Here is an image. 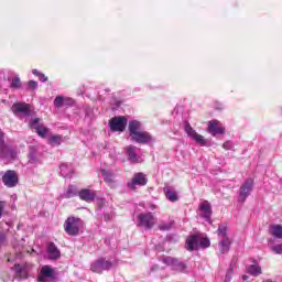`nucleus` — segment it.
Listing matches in <instances>:
<instances>
[{
	"label": "nucleus",
	"mask_w": 282,
	"mask_h": 282,
	"mask_svg": "<svg viewBox=\"0 0 282 282\" xmlns=\"http://www.w3.org/2000/svg\"><path fill=\"white\" fill-rule=\"evenodd\" d=\"M3 217V203L0 202V219Z\"/></svg>",
	"instance_id": "c03bdc74"
},
{
	"label": "nucleus",
	"mask_w": 282,
	"mask_h": 282,
	"mask_svg": "<svg viewBox=\"0 0 282 282\" xmlns=\"http://www.w3.org/2000/svg\"><path fill=\"white\" fill-rule=\"evenodd\" d=\"M106 91H111V89L107 88Z\"/></svg>",
	"instance_id": "a18cd8bd"
},
{
	"label": "nucleus",
	"mask_w": 282,
	"mask_h": 282,
	"mask_svg": "<svg viewBox=\"0 0 282 282\" xmlns=\"http://www.w3.org/2000/svg\"><path fill=\"white\" fill-rule=\"evenodd\" d=\"M101 175L107 184H113L116 174L111 170H101Z\"/></svg>",
	"instance_id": "cd10ccee"
},
{
	"label": "nucleus",
	"mask_w": 282,
	"mask_h": 282,
	"mask_svg": "<svg viewBox=\"0 0 282 282\" xmlns=\"http://www.w3.org/2000/svg\"><path fill=\"white\" fill-rule=\"evenodd\" d=\"M28 87L31 91H34V89H37L39 87V83L34 82V80H29L28 83Z\"/></svg>",
	"instance_id": "c9c22d12"
},
{
	"label": "nucleus",
	"mask_w": 282,
	"mask_h": 282,
	"mask_svg": "<svg viewBox=\"0 0 282 282\" xmlns=\"http://www.w3.org/2000/svg\"><path fill=\"white\" fill-rule=\"evenodd\" d=\"M207 131L214 137L224 135L226 133V130L219 126V121L217 120H212L208 122Z\"/></svg>",
	"instance_id": "f3484780"
},
{
	"label": "nucleus",
	"mask_w": 282,
	"mask_h": 282,
	"mask_svg": "<svg viewBox=\"0 0 282 282\" xmlns=\"http://www.w3.org/2000/svg\"><path fill=\"white\" fill-rule=\"evenodd\" d=\"M14 270L18 275H20V279H28V268L23 267L21 264H15Z\"/></svg>",
	"instance_id": "c756f323"
},
{
	"label": "nucleus",
	"mask_w": 282,
	"mask_h": 282,
	"mask_svg": "<svg viewBox=\"0 0 282 282\" xmlns=\"http://www.w3.org/2000/svg\"><path fill=\"white\" fill-rule=\"evenodd\" d=\"M163 193L165 194V197L169 199V202H177V199H180V196H177V192L173 186H165L163 188Z\"/></svg>",
	"instance_id": "4be33fe9"
},
{
	"label": "nucleus",
	"mask_w": 282,
	"mask_h": 282,
	"mask_svg": "<svg viewBox=\"0 0 282 282\" xmlns=\"http://www.w3.org/2000/svg\"><path fill=\"white\" fill-rule=\"evenodd\" d=\"M37 78H40V80L42 82V83H47V76H45V74H40V77H37Z\"/></svg>",
	"instance_id": "79ce46f5"
},
{
	"label": "nucleus",
	"mask_w": 282,
	"mask_h": 282,
	"mask_svg": "<svg viewBox=\"0 0 282 282\" xmlns=\"http://www.w3.org/2000/svg\"><path fill=\"white\" fill-rule=\"evenodd\" d=\"M2 182L7 188H14L19 184V174L17 171L8 170L7 172H1Z\"/></svg>",
	"instance_id": "423d86ee"
},
{
	"label": "nucleus",
	"mask_w": 282,
	"mask_h": 282,
	"mask_svg": "<svg viewBox=\"0 0 282 282\" xmlns=\"http://www.w3.org/2000/svg\"><path fill=\"white\" fill-rule=\"evenodd\" d=\"M47 254H48V259L51 260L61 259V250H58V247H56L54 242L48 243Z\"/></svg>",
	"instance_id": "5701e85b"
},
{
	"label": "nucleus",
	"mask_w": 282,
	"mask_h": 282,
	"mask_svg": "<svg viewBox=\"0 0 282 282\" xmlns=\"http://www.w3.org/2000/svg\"><path fill=\"white\" fill-rule=\"evenodd\" d=\"M142 129V123L138 120L129 121L128 131L130 133V138L138 133Z\"/></svg>",
	"instance_id": "393cba45"
},
{
	"label": "nucleus",
	"mask_w": 282,
	"mask_h": 282,
	"mask_svg": "<svg viewBox=\"0 0 282 282\" xmlns=\"http://www.w3.org/2000/svg\"><path fill=\"white\" fill-rule=\"evenodd\" d=\"M230 279H232V268H229V269L227 270V273H226V275H225V282H229Z\"/></svg>",
	"instance_id": "4c0bfd02"
},
{
	"label": "nucleus",
	"mask_w": 282,
	"mask_h": 282,
	"mask_svg": "<svg viewBox=\"0 0 282 282\" xmlns=\"http://www.w3.org/2000/svg\"><path fill=\"white\" fill-rule=\"evenodd\" d=\"M7 241V236L3 231H0V246H4Z\"/></svg>",
	"instance_id": "58836bf2"
},
{
	"label": "nucleus",
	"mask_w": 282,
	"mask_h": 282,
	"mask_svg": "<svg viewBox=\"0 0 282 282\" xmlns=\"http://www.w3.org/2000/svg\"><path fill=\"white\" fill-rule=\"evenodd\" d=\"M110 268H113V262L106 260L105 258H99L90 264L91 272H96L97 274H102V272Z\"/></svg>",
	"instance_id": "39448f33"
},
{
	"label": "nucleus",
	"mask_w": 282,
	"mask_h": 282,
	"mask_svg": "<svg viewBox=\"0 0 282 282\" xmlns=\"http://www.w3.org/2000/svg\"><path fill=\"white\" fill-rule=\"evenodd\" d=\"M80 192L76 185H68L66 191L61 195L62 199H72V197H76Z\"/></svg>",
	"instance_id": "412c9836"
},
{
	"label": "nucleus",
	"mask_w": 282,
	"mask_h": 282,
	"mask_svg": "<svg viewBox=\"0 0 282 282\" xmlns=\"http://www.w3.org/2000/svg\"><path fill=\"white\" fill-rule=\"evenodd\" d=\"M186 248L191 252L198 250V248H210V239L204 234H196L187 238Z\"/></svg>",
	"instance_id": "f257e3e1"
},
{
	"label": "nucleus",
	"mask_w": 282,
	"mask_h": 282,
	"mask_svg": "<svg viewBox=\"0 0 282 282\" xmlns=\"http://www.w3.org/2000/svg\"><path fill=\"white\" fill-rule=\"evenodd\" d=\"M78 197L83 202L91 203V202H94V199H96V192L93 189H89V188H84V189L79 191Z\"/></svg>",
	"instance_id": "6ab92c4d"
},
{
	"label": "nucleus",
	"mask_w": 282,
	"mask_h": 282,
	"mask_svg": "<svg viewBox=\"0 0 282 282\" xmlns=\"http://www.w3.org/2000/svg\"><path fill=\"white\" fill-rule=\"evenodd\" d=\"M223 149H225L226 151H230V149H232V142L231 141H226L223 144Z\"/></svg>",
	"instance_id": "ea45409f"
},
{
	"label": "nucleus",
	"mask_w": 282,
	"mask_h": 282,
	"mask_svg": "<svg viewBox=\"0 0 282 282\" xmlns=\"http://www.w3.org/2000/svg\"><path fill=\"white\" fill-rule=\"evenodd\" d=\"M185 132L189 138H193L196 141V144H199L200 147H206V139H204V135L197 133V131H195L193 127H191V123L185 124Z\"/></svg>",
	"instance_id": "ddd939ff"
},
{
	"label": "nucleus",
	"mask_w": 282,
	"mask_h": 282,
	"mask_svg": "<svg viewBox=\"0 0 282 282\" xmlns=\"http://www.w3.org/2000/svg\"><path fill=\"white\" fill-rule=\"evenodd\" d=\"M0 156L6 158L7 160H14L17 158V151L14 149L10 148L9 145H3L0 149Z\"/></svg>",
	"instance_id": "aec40b11"
},
{
	"label": "nucleus",
	"mask_w": 282,
	"mask_h": 282,
	"mask_svg": "<svg viewBox=\"0 0 282 282\" xmlns=\"http://www.w3.org/2000/svg\"><path fill=\"white\" fill-rule=\"evenodd\" d=\"M80 226H83V220L76 217H68L65 221V232L70 235V237H76L80 232Z\"/></svg>",
	"instance_id": "7ed1b4c3"
},
{
	"label": "nucleus",
	"mask_w": 282,
	"mask_h": 282,
	"mask_svg": "<svg viewBox=\"0 0 282 282\" xmlns=\"http://www.w3.org/2000/svg\"><path fill=\"white\" fill-rule=\"evenodd\" d=\"M59 173L62 175V177H72V175H74V167H72V165H67L65 163H63L59 166Z\"/></svg>",
	"instance_id": "bb28decb"
},
{
	"label": "nucleus",
	"mask_w": 282,
	"mask_h": 282,
	"mask_svg": "<svg viewBox=\"0 0 282 282\" xmlns=\"http://www.w3.org/2000/svg\"><path fill=\"white\" fill-rule=\"evenodd\" d=\"M253 189H254V180L247 178L240 186L238 202H241V204H243V202H246V199L250 197Z\"/></svg>",
	"instance_id": "20e7f679"
},
{
	"label": "nucleus",
	"mask_w": 282,
	"mask_h": 282,
	"mask_svg": "<svg viewBox=\"0 0 282 282\" xmlns=\"http://www.w3.org/2000/svg\"><path fill=\"white\" fill-rule=\"evenodd\" d=\"M72 102H73L72 98L57 96L54 99V107H56L57 109H61L62 107H67V106L72 105Z\"/></svg>",
	"instance_id": "b1692460"
},
{
	"label": "nucleus",
	"mask_w": 282,
	"mask_h": 282,
	"mask_svg": "<svg viewBox=\"0 0 282 282\" xmlns=\"http://www.w3.org/2000/svg\"><path fill=\"white\" fill-rule=\"evenodd\" d=\"M48 144L51 147H61L63 144V135L54 134L48 138Z\"/></svg>",
	"instance_id": "c85d7f7f"
},
{
	"label": "nucleus",
	"mask_w": 282,
	"mask_h": 282,
	"mask_svg": "<svg viewBox=\"0 0 282 282\" xmlns=\"http://www.w3.org/2000/svg\"><path fill=\"white\" fill-rule=\"evenodd\" d=\"M247 270L252 276H259L261 274V267L259 264H251Z\"/></svg>",
	"instance_id": "2f4dec72"
},
{
	"label": "nucleus",
	"mask_w": 282,
	"mask_h": 282,
	"mask_svg": "<svg viewBox=\"0 0 282 282\" xmlns=\"http://www.w3.org/2000/svg\"><path fill=\"white\" fill-rule=\"evenodd\" d=\"M109 124L111 131H124L127 129V118L115 117L110 120Z\"/></svg>",
	"instance_id": "4468645a"
},
{
	"label": "nucleus",
	"mask_w": 282,
	"mask_h": 282,
	"mask_svg": "<svg viewBox=\"0 0 282 282\" xmlns=\"http://www.w3.org/2000/svg\"><path fill=\"white\" fill-rule=\"evenodd\" d=\"M29 124H30L31 129L35 130V133H37V135H40V138L47 137L50 129H47V127H45V126H43V123H41V118L31 119Z\"/></svg>",
	"instance_id": "1a4fd4ad"
},
{
	"label": "nucleus",
	"mask_w": 282,
	"mask_h": 282,
	"mask_svg": "<svg viewBox=\"0 0 282 282\" xmlns=\"http://www.w3.org/2000/svg\"><path fill=\"white\" fill-rule=\"evenodd\" d=\"M230 238H220L219 240V252L226 254L230 251Z\"/></svg>",
	"instance_id": "a878e982"
},
{
	"label": "nucleus",
	"mask_w": 282,
	"mask_h": 282,
	"mask_svg": "<svg viewBox=\"0 0 282 282\" xmlns=\"http://www.w3.org/2000/svg\"><path fill=\"white\" fill-rule=\"evenodd\" d=\"M159 228L164 231L170 230L171 224H161V225H159Z\"/></svg>",
	"instance_id": "a19ab883"
},
{
	"label": "nucleus",
	"mask_w": 282,
	"mask_h": 282,
	"mask_svg": "<svg viewBox=\"0 0 282 282\" xmlns=\"http://www.w3.org/2000/svg\"><path fill=\"white\" fill-rule=\"evenodd\" d=\"M163 263H165V265H170V268L175 272H186V263L180 261L177 258L165 257L163 258Z\"/></svg>",
	"instance_id": "0eeeda50"
},
{
	"label": "nucleus",
	"mask_w": 282,
	"mask_h": 282,
	"mask_svg": "<svg viewBox=\"0 0 282 282\" xmlns=\"http://www.w3.org/2000/svg\"><path fill=\"white\" fill-rule=\"evenodd\" d=\"M271 235L275 237V239H282V226L281 225H272L271 226Z\"/></svg>",
	"instance_id": "7c9ffc66"
},
{
	"label": "nucleus",
	"mask_w": 282,
	"mask_h": 282,
	"mask_svg": "<svg viewBox=\"0 0 282 282\" xmlns=\"http://www.w3.org/2000/svg\"><path fill=\"white\" fill-rule=\"evenodd\" d=\"M200 217L206 221H210V216L213 215V207H210V203L208 200H204L199 205Z\"/></svg>",
	"instance_id": "a211bd4d"
},
{
	"label": "nucleus",
	"mask_w": 282,
	"mask_h": 282,
	"mask_svg": "<svg viewBox=\"0 0 282 282\" xmlns=\"http://www.w3.org/2000/svg\"><path fill=\"white\" fill-rule=\"evenodd\" d=\"M271 250L274 254H282V243L273 246Z\"/></svg>",
	"instance_id": "f704fd0d"
},
{
	"label": "nucleus",
	"mask_w": 282,
	"mask_h": 282,
	"mask_svg": "<svg viewBox=\"0 0 282 282\" xmlns=\"http://www.w3.org/2000/svg\"><path fill=\"white\" fill-rule=\"evenodd\" d=\"M32 74H33L34 76L40 77L42 73L39 72V69H33V70H32Z\"/></svg>",
	"instance_id": "37998d69"
},
{
	"label": "nucleus",
	"mask_w": 282,
	"mask_h": 282,
	"mask_svg": "<svg viewBox=\"0 0 282 282\" xmlns=\"http://www.w3.org/2000/svg\"><path fill=\"white\" fill-rule=\"evenodd\" d=\"M130 138L132 142H137L138 144H149L150 142H153L151 133L141 130L135 134H132Z\"/></svg>",
	"instance_id": "f8f14e48"
},
{
	"label": "nucleus",
	"mask_w": 282,
	"mask_h": 282,
	"mask_svg": "<svg viewBox=\"0 0 282 282\" xmlns=\"http://www.w3.org/2000/svg\"><path fill=\"white\" fill-rule=\"evenodd\" d=\"M11 89H21L22 84H21V78L19 76H15L11 79Z\"/></svg>",
	"instance_id": "72a5a7b5"
},
{
	"label": "nucleus",
	"mask_w": 282,
	"mask_h": 282,
	"mask_svg": "<svg viewBox=\"0 0 282 282\" xmlns=\"http://www.w3.org/2000/svg\"><path fill=\"white\" fill-rule=\"evenodd\" d=\"M147 182H149V180H147V175H144V173H135L131 182L128 183V188H131V191H135L138 186H147Z\"/></svg>",
	"instance_id": "9b49d317"
},
{
	"label": "nucleus",
	"mask_w": 282,
	"mask_h": 282,
	"mask_svg": "<svg viewBox=\"0 0 282 282\" xmlns=\"http://www.w3.org/2000/svg\"><path fill=\"white\" fill-rule=\"evenodd\" d=\"M11 111L17 116V118H28L31 113L30 106L25 102L13 104Z\"/></svg>",
	"instance_id": "6e6552de"
},
{
	"label": "nucleus",
	"mask_w": 282,
	"mask_h": 282,
	"mask_svg": "<svg viewBox=\"0 0 282 282\" xmlns=\"http://www.w3.org/2000/svg\"><path fill=\"white\" fill-rule=\"evenodd\" d=\"M6 145V133L0 129V149Z\"/></svg>",
	"instance_id": "e433bc0d"
},
{
	"label": "nucleus",
	"mask_w": 282,
	"mask_h": 282,
	"mask_svg": "<svg viewBox=\"0 0 282 282\" xmlns=\"http://www.w3.org/2000/svg\"><path fill=\"white\" fill-rule=\"evenodd\" d=\"M54 279V270L50 265H44L41 269V273L37 276L39 282H50Z\"/></svg>",
	"instance_id": "dca6fc26"
},
{
	"label": "nucleus",
	"mask_w": 282,
	"mask_h": 282,
	"mask_svg": "<svg viewBox=\"0 0 282 282\" xmlns=\"http://www.w3.org/2000/svg\"><path fill=\"white\" fill-rule=\"evenodd\" d=\"M126 155L131 164H139V162H142V158L140 156V148L135 145L126 147Z\"/></svg>",
	"instance_id": "9d476101"
},
{
	"label": "nucleus",
	"mask_w": 282,
	"mask_h": 282,
	"mask_svg": "<svg viewBox=\"0 0 282 282\" xmlns=\"http://www.w3.org/2000/svg\"><path fill=\"white\" fill-rule=\"evenodd\" d=\"M158 224V218L151 212L141 213L137 216V226L144 228V230H152L153 226Z\"/></svg>",
	"instance_id": "f03ea898"
},
{
	"label": "nucleus",
	"mask_w": 282,
	"mask_h": 282,
	"mask_svg": "<svg viewBox=\"0 0 282 282\" xmlns=\"http://www.w3.org/2000/svg\"><path fill=\"white\" fill-rule=\"evenodd\" d=\"M218 237L219 239H229L228 238V229L226 228V226L221 225L218 227Z\"/></svg>",
	"instance_id": "473e14b6"
},
{
	"label": "nucleus",
	"mask_w": 282,
	"mask_h": 282,
	"mask_svg": "<svg viewBox=\"0 0 282 282\" xmlns=\"http://www.w3.org/2000/svg\"><path fill=\"white\" fill-rule=\"evenodd\" d=\"M29 164H33L34 166L41 164V153L36 145H31L29 148Z\"/></svg>",
	"instance_id": "2eb2a0df"
}]
</instances>
